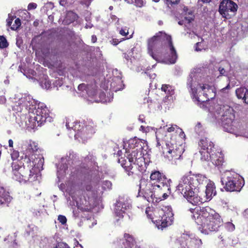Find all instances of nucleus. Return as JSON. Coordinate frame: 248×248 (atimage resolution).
<instances>
[{
	"mask_svg": "<svg viewBox=\"0 0 248 248\" xmlns=\"http://www.w3.org/2000/svg\"><path fill=\"white\" fill-rule=\"evenodd\" d=\"M206 177L200 174H192L191 172L183 175L177 186V190L181 193L192 204H197L203 202L197 194L196 188L206 183Z\"/></svg>",
	"mask_w": 248,
	"mask_h": 248,
	"instance_id": "f257e3e1",
	"label": "nucleus"
},
{
	"mask_svg": "<svg viewBox=\"0 0 248 248\" xmlns=\"http://www.w3.org/2000/svg\"><path fill=\"white\" fill-rule=\"evenodd\" d=\"M190 212L191 217L198 225L201 226L202 232L205 234L217 231L221 224L220 216L208 206L190 209Z\"/></svg>",
	"mask_w": 248,
	"mask_h": 248,
	"instance_id": "f03ea898",
	"label": "nucleus"
},
{
	"mask_svg": "<svg viewBox=\"0 0 248 248\" xmlns=\"http://www.w3.org/2000/svg\"><path fill=\"white\" fill-rule=\"evenodd\" d=\"M159 42L164 43V48L170 54L169 61L171 63H174L177 59V55L172 43L171 37L163 31L157 33L148 40V51L150 55L156 59L153 55V48Z\"/></svg>",
	"mask_w": 248,
	"mask_h": 248,
	"instance_id": "7ed1b4c3",
	"label": "nucleus"
},
{
	"mask_svg": "<svg viewBox=\"0 0 248 248\" xmlns=\"http://www.w3.org/2000/svg\"><path fill=\"white\" fill-rule=\"evenodd\" d=\"M199 75L192 72L187 79V86L191 89V93L195 101L204 102L209 100L208 93L211 90V87L206 84L199 82Z\"/></svg>",
	"mask_w": 248,
	"mask_h": 248,
	"instance_id": "20e7f679",
	"label": "nucleus"
},
{
	"mask_svg": "<svg viewBox=\"0 0 248 248\" xmlns=\"http://www.w3.org/2000/svg\"><path fill=\"white\" fill-rule=\"evenodd\" d=\"M41 108L39 107L37 109L29 112V125L31 128L40 126L44 122L46 121L48 114L46 113L47 109L46 108Z\"/></svg>",
	"mask_w": 248,
	"mask_h": 248,
	"instance_id": "39448f33",
	"label": "nucleus"
},
{
	"mask_svg": "<svg viewBox=\"0 0 248 248\" xmlns=\"http://www.w3.org/2000/svg\"><path fill=\"white\" fill-rule=\"evenodd\" d=\"M221 183L225 185V188L228 191H240L244 185L242 177L237 174H230L226 179L222 178Z\"/></svg>",
	"mask_w": 248,
	"mask_h": 248,
	"instance_id": "423d86ee",
	"label": "nucleus"
},
{
	"mask_svg": "<svg viewBox=\"0 0 248 248\" xmlns=\"http://www.w3.org/2000/svg\"><path fill=\"white\" fill-rule=\"evenodd\" d=\"M220 112H217L218 115L217 117L220 120L224 128L229 132V128L232 125L235 118L233 109L228 106H223L222 108H220Z\"/></svg>",
	"mask_w": 248,
	"mask_h": 248,
	"instance_id": "0eeeda50",
	"label": "nucleus"
},
{
	"mask_svg": "<svg viewBox=\"0 0 248 248\" xmlns=\"http://www.w3.org/2000/svg\"><path fill=\"white\" fill-rule=\"evenodd\" d=\"M173 213L169 209L164 211L163 209H157L154 213L155 221L158 227L164 228L170 225L173 222Z\"/></svg>",
	"mask_w": 248,
	"mask_h": 248,
	"instance_id": "6e6552de",
	"label": "nucleus"
},
{
	"mask_svg": "<svg viewBox=\"0 0 248 248\" xmlns=\"http://www.w3.org/2000/svg\"><path fill=\"white\" fill-rule=\"evenodd\" d=\"M160 186L159 185H153L151 182L141 180L140 184V191L143 192V197L149 202H153L155 198H157L155 194V190Z\"/></svg>",
	"mask_w": 248,
	"mask_h": 248,
	"instance_id": "1a4fd4ad",
	"label": "nucleus"
},
{
	"mask_svg": "<svg viewBox=\"0 0 248 248\" xmlns=\"http://www.w3.org/2000/svg\"><path fill=\"white\" fill-rule=\"evenodd\" d=\"M164 153L165 156L172 163H176V160L179 159L183 152L181 145H177L174 142H167L166 144Z\"/></svg>",
	"mask_w": 248,
	"mask_h": 248,
	"instance_id": "9d476101",
	"label": "nucleus"
},
{
	"mask_svg": "<svg viewBox=\"0 0 248 248\" xmlns=\"http://www.w3.org/2000/svg\"><path fill=\"white\" fill-rule=\"evenodd\" d=\"M237 8V4L232 0H223L220 3L218 11L223 17L230 18L235 15Z\"/></svg>",
	"mask_w": 248,
	"mask_h": 248,
	"instance_id": "9b49d317",
	"label": "nucleus"
},
{
	"mask_svg": "<svg viewBox=\"0 0 248 248\" xmlns=\"http://www.w3.org/2000/svg\"><path fill=\"white\" fill-rule=\"evenodd\" d=\"M131 204L127 198L125 197H120L115 205V214L120 218L123 217V214L125 211L129 209Z\"/></svg>",
	"mask_w": 248,
	"mask_h": 248,
	"instance_id": "f8f14e48",
	"label": "nucleus"
},
{
	"mask_svg": "<svg viewBox=\"0 0 248 248\" xmlns=\"http://www.w3.org/2000/svg\"><path fill=\"white\" fill-rule=\"evenodd\" d=\"M127 158L128 163L123 165V167L127 171L130 170L132 168V163L134 164H139V162L142 161L143 158L141 157V154H140L137 150H133L128 155Z\"/></svg>",
	"mask_w": 248,
	"mask_h": 248,
	"instance_id": "ddd939ff",
	"label": "nucleus"
},
{
	"mask_svg": "<svg viewBox=\"0 0 248 248\" xmlns=\"http://www.w3.org/2000/svg\"><path fill=\"white\" fill-rule=\"evenodd\" d=\"M80 126V125L79 124H76L74 126V130L78 131H81V135L83 136H88L90 135H92L94 133V130L93 126L92 125H86L84 127H82V129H79V127ZM80 136L79 132H78L76 134H75V137L76 138H77L78 136Z\"/></svg>",
	"mask_w": 248,
	"mask_h": 248,
	"instance_id": "4468645a",
	"label": "nucleus"
},
{
	"mask_svg": "<svg viewBox=\"0 0 248 248\" xmlns=\"http://www.w3.org/2000/svg\"><path fill=\"white\" fill-rule=\"evenodd\" d=\"M13 173L14 178L19 182L26 181L27 179H29V178L28 175H31L30 174H29V171L28 170L26 171L25 169L22 167L19 168L17 170H14Z\"/></svg>",
	"mask_w": 248,
	"mask_h": 248,
	"instance_id": "2eb2a0df",
	"label": "nucleus"
},
{
	"mask_svg": "<svg viewBox=\"0 0 248 248\" xmlns=\"http://www.w3.org/2000/svg\"><path fill=\"white\" fill-rule=\"evenodd\" d=\"M210 160L214 165L220 166L223 162V155L219 151L214 152L210 155Z\"/></svg>",
	"mask_w": 248,
	"mask_h": 248,
	"instance_id": "dca6fc26",
	"label": "nucleus"
},
{
	"mask_svg": "<svg viewBox=\"0 0 248 248\" xmlns=\"http://www.w3.org/2000/svg\"><path fill=\"white\" fill-rule=\"evenodd\" d=\"M235 93L238 98L242 99L245 103L248 104V89L240 87L236 90Z\"/></svg>",
	"mask_w": 248,
	"mask_h": 248,
	"instance_id": "f3484780",
	"label": "nucleus"
},
{
	"mask_svg": "<svg viewBox=\"0 0 248 248\" xmlns=\"http://www.w3.org/2000/svg\"><path fill=\"white\" fill-rule=\"evenodd\" d=\"M199 146L201 148V150L212 151L214 147V143L209 140L207 138L202 139L199 142Z\"/></svg>",
	"mask_w": 248,
	"mask_h": 248,
	"instance_id": "a211bd4d",
	"label": "nucleus"
},
{
	"mask_svg": "<svg viewBox=\"0 0 248 248\" xmlns=\"http://www.w3.org/2000/svg\"><path fill=\"white\" fill-rule=\"evenodd\" d=\"M151 180L155 181L158 182H161L162 184H164L167 181L165 175L161 173L159 171H155L152 172L150 176Z\"/></svg>",
	"mask_w": 248,
	"mask_h": 248,
	"instance_id": "6ab92c4d",
	"label": "nucleus"
},
{
	"mask_svg": "<svg viewBox=\"0 0 248 248\" xmlns=\"http://www.w3.org/2000/svg\"><path fill=\"white\" fill-rule=\"evenodd\" d=\"M205 194L207 200H210L213 196L216 195V192L214 183L210 182L207 184L205 190Z\"/></svg>",
	"mask_w": 248,
	"mask_h": 248,
	"instance_id": "aec40b11",
	"label": "nucleus"
},
{
	"mask_svg": "<svg viewBox=\"0 0 248 248\" xmlns=\"http://www.w3.org/2000/svg\"><path fill=\"white\" fill-rule=\"evenodd\" d=\"M78 18V15L72 11H68L67 12L65 17L63 21L64 24H69Z\"/></svg>",
	"mask_w": 248,
	"mask_h": 248,
	"instance_id": "412c9836",
	"label": "nucleus"
},
{
	"mask_svg": "<svg viewBox=\"0 0 248 248\" xmlns=\"http://www.w3.org/2000/svg\"><path fill=\"white\" fill-rule=\"evenodd\" d=\"M38 149L37 144L32 141H30L28 143L27 148L26 150V155L30 156L31 155H32L33 154L36 152Z\"/></svg>",
	"mask_w": 248,
	"mask_h": 248,
	"instance_id": "4be33fe9",
	"label": "nucleus"
},
{
	"mask_svg": "<svg viewBox=\"0 0 248 248\" xmlns=\"http://www.w3.org/2000/svg\"><path fill=\"white\" fill-rule=\"evenodd\" d=\"M124 237L126 245L127 246L125 248H133L134 247H137L136 242L132 236L129 234L125 233L124 234Z\"/></svg>",
	"mask_w": 248,
	"mask_h": 248,
	"instance_id": "5701e85b",
	"label": "nucleus"
},
{
	"mask_svg": "<svg viewBox=\"0 0 248 248\" xmlns=\"http://www.w3.org/2000/svg\"><path fill=\"white\" fill-rule=\"evenodd\" d=\"M185 20L188 23H190L194 19V15L192 11L186 7L183 8Z\"/></svg>",
	"mask_w": 248,
	"mask_h": 248,
	"instance_id": "b1692460",
	"label": "nucleus"
},
{
	"mask_svg": "<svg viewBox=\"0 0 248 248\" xmlns=\"http://www.w3.org/2000/svg\"><path fill=\"white\" fill-rule=\"evenodd\" d=\"M11 200V197L8 195V193L5 191L4 189L0 187V202L3 203L4 202H9Z\"/></svg>",
	"mask_w": 248,
	"mask_h": 248,
	"instance_id": "393cba45",
	"label": "nucleus"
},
{
	"mask_svg": "<svg viewBox=\"0 0 248 248\" xmlns=\"http://www.w3.org/2000/svg\"><path fill=\"white\" fill-rule=\"evenodd\" d=\"M209 150H201L200 153L201 155V159L203 161H209L210 160V155H211Z\"/></svg>",
	"mask_w": 248,
	"mask_h": 248,
	"instance_id": "a878e982",
	"label": "nucleus"
},
{
	"mask_svg": "<svg viewBox=\"0 0 248 248\" xmlns=\"http://www.w3.org/2000/svg\"><path fill=\"white\" fill-rule=\"evenodd\" d=\"M201 41L198 42L195 45V50L196 51H200L202 49H205V43L203 41V40L201 38Z\"/></svg>",
	"mask_w": 248,
	"mask_h": 248,
	"instance_id": "bb28decb",
	"label": "nucleus"
},
{
	"mask_svg": "<svg viewBox=\"0 0 248 248\" xmlns=\"http://www.w3.org/2000/svg\"><path fill=\"white\" fill-rule=\"evenodd\" d=\"M8 43L6 38L3 36H0V48H4L8 46Z\"/></svg>",
	"mask_w": 248,
	"mask_h": 248,
	"instance_id": "cd10ccee",
	"label": "nucleus"
},
{
	"mask_svg": "<svg viewBox=\"0 0 248 248\" xmlns=\"http://www.w3.org/2000/svg\"><path fill=\"white\" fill-rule=\"evenodd\" d=\"M161 89L162 91L166 93H169L171 95L173 94L174 92L171 89V87L168 85H163L162 86Z\"/></svg>",
	"mask_w": 248,
	"mask_h": 248,
	"instance_id": "c85d7f7f",
	"label": "nucleus"
},
{
	"mask_svg": "<svg viewBox=\"0 0 248 248\" xmlns=\"http://www.w3.org/2000/svg\"><path fill=\"white\" fill-rule=\"evenodd\" d=\"M20 25H21L20 20L19 18H16L15 21V23L11 26V29L12 30H16L20 26Z\"/></svg>",
	"mask_w": 248,
	"mask_h": 248,
	"instance_id": "c756f323",
	"label": "nucleus"
},
{
	"mask_svg": "<svg viewBox=\"0 0 248 248\" xmlns=\"http://www.w3.org/2000/svg\"><path fill=\"white\" fill-rule=\"evenodd\" d=\"M78 90L79 91L86 90L87 91V93H89V87L88 86H86V85L84 83L78 85Z\"/></svg>",
	"mask_w": 248,
	"mask_h": 248,
	"instance_id": "7c9ffc66",
	"label": "nucleus"
},
{
	"mask_svg": "<svg viewBox=\"0 0 248 248\" xmlns=\"http://www.w3.org/2000/svg\"><path fill=\"white\" fill-rule=\"evenodd\" d=\"M226 227L230 231H232L234 230V225L231 222H228L225 224Z\"/></svg>",
	"mask_w": 248,
	"mask_h": 248,
	"instance_id": "2f4dec72",
	"label": "nucleus"
},
{
	"mask_svg": "<svg viewBox=\"0 0 248 248\" xmlns=\"http://www.w3.org/2000/svg\"><path fill=\"white\" fill-rule=\"evenodd\" d=\"M58 220L61 222L62 224H64L66 223L67 219L65 216L62 215H59L58 218Z\"/></svg>",
	"mask_w": 248,
	"mask_h": 248,
	"instance_id": "473e14b6",
	"label": "nucleus"
},
{
	"mask_svg": "<svg viewBox=\"0 0 248 248\" xmlns=\"http://www.w3.org/2000/svg\"><path fill=\"white\" fill-rule=\"evenodd\" d=\"M112 186V184L110 181H106L104 182L103 184V187L106 188H111Z\"/></svg>",
	"mask_w": 248,
	"mask_h": 248,
	"instance_id": "72a5a7b5",
	"label": "nucleus"
},
{
	"mask_svg": "<svg viewBox=\"0 0 248 248\" xmlns=\"http://www.w3.org/2000/svg\"><path fill=\"white\" fill-rule=\"evenodd\" d=\"M65 170L66 168L64 166L62 169L59 168L58 170V177H60V176L62 175L64 173Z\"/></svg>",
	"mask_w": 248,
	"mask_h": 248,
	"instance_id": "f704fd0d",
	"label": "nucleus"
},
{
	"mask_svg": "<svg viewBox=\"0 0 248 248\" xmlns=\"http://www.w3.org/2000/svg\"><path fill=\"white\" fill-rule=\"evenodd\" d=\"M179 129V128L176 125H172L170 127L167 128L168 132H171L174 131L175 129Z\"/></svg>",
	"mask_w": 248,
	"mask_h": 248,
	"instance_id": "c9c22d12",
	"label": "nucleus"
},
{
	"mask_svg": "<svg viewBox=\"0 0 248 248\" xmlns=\"http://www.w3.org/2000/svg\"><path fill=\"white\" fill-rule=\"evenodd\" d=\"M11 155L13 160H16L19 156V154L17 151H13Z\"/></svg>",
	"mask_w": 248,
	"mask_h": 248,
	"instance_id": "e433bc0d",
	"label": "nucleus"
},
{
	"mask_svg": "<svg viewBox=\"0 0 248 248\" xmlns=\"http://www.w3.org/2000/svg\"><path fill=\"white\" fill-rule=\"evenodd\" d=\"M56 248H69V247L64 243H60Z\"/></svg>",
	"mask_w": 248,
	"mask_h": 248,
	"instance_id": "4c0bfd02",
	"label": "nucleus"
},
{
	"mask_svg": "<svg viewBox=\"0 0 248 248\" xmlns=\"http://www.w3.org/2000/svg\"><path fill=\"white\" fill-rule=\"evenodd\" d=\"M120 34L123 36H126L128 34V31L126 29H121L120 31Z\"/></svg>",
	"mask_w": 248,
	"mask_h": 248,
	"instance_id": "58836bf2",
	"label": "nucleus"
},
{
	"mask_svg": "<svg viewBox=\"0 0 248 248\" xmlns=\"http://www.w3.org/2000/svg\"><path fill=\"white\" fill-rule=\"evenodd\" d=\"M37 7V5L34 3H31L29 4L28 6V10L34 9H35Z\"/></svg>",
	"mask_w": 248,
	"mask_h": 248,
	"instance_id": "ea45409f",
	"label": "nucleus"
},
{
	"mask_svg": "<svg viewBox=\"0 0 248 248\" xmlns=\"http://www.w3.org/2000/svg\"><path fill=\"white\" fill-rule=\"evenodd\" d=\"M150 209L151 208L150 207L147 208L145 212L149 218L153 219L155 218L153 217L152 214L149 213V212L150 211Z\"/></svg>",
	"mask_w": 248,
	"mask_h": 248,
	"instance_id": "a19ab883",
	"label": "nucleus"
},
{
	"mask_svg": "<svg viewBox=\"0 0 248 248\" xmlns=\"http://www.w3.org/2000/svg\"><path fill=\"white\" fill-rule=\"evenodd\" d=\"M135 3L138 7H141L143 5L142 0H135Z\"/></svg>",
	"mask_w": 248,
	"mask_h": 248,
	"instance_id": "79ce46f5",
	"label": "nucleus"
},
{
	"mask_svg": "<svg viewBox=\"0 0 248 248\" xmlns=\"http://www.w3.org/2000/svg\"><path fill=\"white\" fill-rule=\"evenodd\" d=\"M45 86L43 85V87L46 89H48L51 86V83L49 81H46L44 83Z\"/></svg>",
	"mask_w": 248,
	"mask_h": 248,
	"instance_id": "37998d69",
	"label": "nucleus"
},
{
	"mask_svg": "<svg viewBox=\"0 0 248 248\" xmlns=\"http://www.w3.org/2000/svg\"><path fill=\"white\" fill-rule=\"evenodd\" d=\"M218 71H219V73L221 75H224L226 73L225 69L221 67H219L218 68Z\"/></svg>",
	"mask_w": 248,
	"mask_h": 248,
	"instance_id": "c03bdc74",
	"label": "nucleus"
},
{
	"mask_svg": "<svg viewBox=\"0 0 248 248\" xmlns=\"http://www.w3.org/2000/svg\"><path fill=\"white\" fill-rule=\"evenodd\" d=\"M6 102V98L3 96H0V104H4Z\"/></svg>",
	"mask_w": 248,
	"mask_h": 248,
	"instance_id": "a18cd8bd",
	"label": "nucleus"
},
{
	"mask_svg": "<svg viewBox=\"0 0 248 248\" xmlns=\"http://www.w3.org/2000/svg\"><path fill=\"white\" fill-rule=\"evenodd\" d=\"M167 1L170 2L171 4H176L180 0H167Z\"/></svg>",
	"mask_w": 248,
	"mask_h": 248,
	"instance_id": "49530a36",
	"label": "nucleus"
},
{
	"mask_svg": "<svg viewBox=\"0 0 248 248\" xmlns=\"http://www.w3.org/2000/svg\"><path fill=\"white\" fill-rule=\"evenodd\" d=\"M66 1L65 0H60V4L62 6H65L66 4Z\"/></svg>",
	"mask_w": 248,
	"mask_h": 248,
	"instance_id": "de8ad7c7",
	"label": "nucleus"
},
{
	"mask_svg": "<svg viewBox=\"0 0 248 248\" xmlns=\"http://www.w3.org/2000/svg\"><path fill=\"white\" fill-rule=\"evenodd\" d=\"M12 20H13L12 18H10V17H9L8 19L7 20V25L8 26H10L11 25Z\"/></svg>",
	"mask_w": 248,
	"mask_h": 248,
	"instance_id": "09e8293b",
	"label": "nucleus"
},
{
	"mask_svg": "<svg viewBox=\"0 0 248 248\" xmlns=\"http://www.w3.org/2000/svg\"><path fill=\"white\" fill-rule=\"evenodd\" d=\"M168 197V195L167 193H163L162 195V199L161 200H165Z\"/></svg>",
	"mask_w": 248,
	"mask_h": 248,
	"instance_id": "8fccbe9b",
	"label": "nucleus"
},
{
	"mask_svg": "<svg viewBox=\"0 0 248 248\" xmlns=\"http://www.w3.org/2000/svg\"><path fill=\"white\" fill-rule=\"evenodd\" d=\"M97 38L95 36H92V40L93 43H95L96 41Z\"/></svg>",
	"mask_w": 248,
	"mask_h": 248,
	"instance_id": "3c124183",
	"label": "nucleus"
},
{
	"mask_svg": "<svg viewBox=\"0 0 248 248\" xmlns=\"http://www.w3.org/2000/svg\"><path fill=\"white\" fill-rule=\"evenodd\" d=\"M8 142H9V146L11 147H13V140H9Z\"/></svg>",
	"mask_w": 248,
	"mask_h": 248,
	"instance_id": "603ef678",
	"label": "nucleus"
},
{
	"mask_svg": "<svg viewBox=\"0 0 248 248\" xmlns=\"http://www.w3.org/2000/svg\"><path fill=\"white\" fill-rule=\"evenodd\" d=\"M118 43V41H117L116 40H112V44L113 45H117Z\"/></svg>",
	"mask_w": 248,
	"mask_h": 248,
	"instance_id": "864d4df0",
	"label": "nucleus"
},
{
	"mask_svg": "<svg viewBox=\"0 0 248 248\" xmlns=\"http://www.w3.org/2000/svg\"><path fill=\"white\" fill-rule=\"evenodd\" d=\"M229 87H230V85H229V84H228V85L226 87H225V88H223V89H222V90L224 91V90H225V89H229Z\"/></svg>",
	"mask_w": 248,
	"mask_h": 248,
	"instance_id": "5fc2aeb1",
	"label": "nucleus"
},
{
	"mask_svg": "<svg viewBox=\"0 0 248 248\" xmlns=\"http://www.w3.org/2000/svg\"><path fill=\"white\" fill-rule=\"evenodd\" d=\"M203 2H209L211 0H202Z\"/></svg>",
	"mask_w": 248,
	"mask_h": 248,
	"instance_id": "6e6d98bb",
	"label": "nucleus"
},
{
	"mask_svg": "<svg viewBox=\"0 0 248 248\" xmlns=\"http://www.w3.org/2000/svg\"><path fill=\"white\" fill-rule=\"evenodd\" d=\"M196 127H198V128H200L201 127V124L200 123H198L197 125H196Z\"/></svg>",
	"mask_w": 248,
	"mask_h": 248,
	"instance_id": "4d7b16f0",
	"label": "nucleus"
},
{
	"mask_svg": "<svg viewBox=\"0 0 248 248\" xmlns=\"http://www.w3.org/2000/svg\"><path fill=\"white\" fill-rule=\"evenodd\" d=\"M109 9L110 10H112L113 9V6H109Z\"/></svg>",
	"mask_w": 248,
	"mask_h": 248,
	"instance_id": "13d9d810",
	"label": "nucleus"
},
{
	"mask_svg": "<svg viewBox=\"0 0 248 248\" xmlns=\"http://www.w3.org/2000/svg\"><path fill=\"white\" fill-rule=\"evenodd\" d=\"M139 120L141 121L142 122H143V120L142 118H141L140 116Z\"/></svg>",
	"mask_w": 248,
	"mask_h": 248,
	"instance_id": "bf43d9fd",
	"label": "nucleus"
},
{
	"mask_svg": "<svg viewBox=\"0 0 248 248\" xmlns=\"http://www.w3.org/2000/svg\"><path fill=\"white\" fill-rule=\"evenodd\" d=\"M154 1L157 2H158L160 0H153Z\"/></svg>",
	"mask_w": 248,
	"mask_h": 248,
	"instance_id": "052dcab7",
	"label": "nucleus"
},
{
	"mask_svg": "<svg viewBox=\"0 0 248 248\" xmlns=\"http://www.w3.org/2000/svg\"><path fill=\"white\" fill-rule=\"evenodd\" d=\"M220 108H221V107H218V108H217V109H218V108L220 109ZM219 112H220V110H219Z\"/></svg>",
	"mask_w": 248,
	"mask_h": 248,
	"instance_id": "680f3d73",
	"label": "nucleus"
},
{
	"mask_svg": "<svg viewBox=\"0 0 248 248\" xmlns=\"http://www.w3.org/2000/svg\"><path fill=\"white\" fill-rule=\"evenodd\" d=\"M66 126H67V128H68L69 125H68L67 124H66Z\"/></svg>",
	"mask_w": 248,
	"mask_h": 248,
	"instance_id": "e2e57ef3",
	"label": "nucleus"
},
{
	"mask_svg": "<svg viewBox=\"0 0 248 248\" xmlns=\"http://www.w3.org/2000/svg\"><path fill=\"white\" fill-rule=\"evenodd\" d=\"M245 110L247 112H248V109H246Z\"/></svg>",
	"mask_w": 248,
	"mask_h": 248,
	"instance_id": "0e129e2a",
	"label": "nucleus"
},
{
	"mask_svg": "<svg viewBox=\"0 0 248 248\" xmlns=\"http://www.w3.org/2000/svg\"><path fill=\"white\" fill-rule=\"evenodd\" d=\"M181 133H182V135H184V132H183V131H181Z\"/></svg>",
	"mask_w": 248,
	"mask_h": 248,
	"instance_id": "69168bd1",
	"label": "nucleus"
},
{
	"mask_svg": "<svg viewBox=\"0 0 248 248\" xmlns=\"http://www.w3.org/2000/svg\"><path fill=\"white\" fill-rule=\"evenodd\" d=\"M113 18H116V16H113Z\"/></svg>",
	"mask_w": 248,
	"mask_h": 248,
	"instance_id": "338daca9",
	"label": "nucleus"
},
{
	"mask_svg": "<svg viewBox=\"0 0 248 248\" xmlns=\"http://www.w3.org/2000/svg\"><path fill=\"white\" fill-rule=\"evenodd\" d=\"M117 23L118 24H119V19L117 20Z\"/></svg>",
	"mask_w": 248,
	"mask_h": 248,
	"instance_id": "774afa93",
	"label": "nucleus"
}]
</instances>
